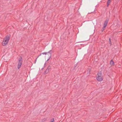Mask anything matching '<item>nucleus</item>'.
<instances>
[{
    "label": "nucleus",
    "instance_id": "obj_8",
    "mask_svg": "<svg viewBox=\"0 0 122 122\" xmlns=\"http://www.w3.org/2000/svg\"><path fill=\"white\" fill-rule=\"evenodd\" d=\"M47 53H48L47 52H43V53H42V54H43V55L45 54V55H46L47 54Z\"/></svg>",
    "mask_w": 122,
    "mask_h": 122
},
{
    "label": "nucleus",
    "instance_id": "obj_12",
    "mask_svg": "<svg viewBox=\"0 0 122 122\" xmlns=\"http://www.w3.org/2000/svg\"><path fill=\"white\" fill-rule=\"evenodd\" d=\"M54 121V118H53L52 120H51V122H53Z\"/></svg>",
    "mask_w": 122,
    "mask_h": 122
},
{
    "label": "nucleus",
    "instance_id": "obj_5",
    "mask_svg": "<svg viewBox=\"0 0 122 122\" xmlns=\"http://www.w3.org/2000/svg\"><path fill=\"white\" fill-rule=\"evenodd\" d=\"M110 63L111 66H113L114 65V62L112 60L110 61Z\"/></svg>",
    "mask_w": 122,
    "mask_h": 122
},
{
    "label": "nucleus",
    "instance_id": "obj_14",
    "mask_svg": "<svg viewBox=\"0 0 122 122\" xmlns=\"http://www.w3.org/2000/svg\"><path fill=\"white\" fill-rule=\"evenodd\" d=\"M109 43L110 44H111V39L110 38L109 39Z\"/></svg>",
    "mask_w": 122,
    "mask_h": 122
},
{
    "label": "nucleus",
    "instance_id": "obj_1",
    "mask_svg": "<svg viewBox=\"0 0 122 122\" xmlns=\"http://www.w3.org/2000/svg\"><path fill=\"white\" fill-rule=\"evenodd\" d=\"M10 39V37L8 36H6L3 39L2 42V45L3 46H5L8 44L9 41Z\"/></svg>",
    "mask_w": 122,
    "mask_h": 122
},
{
    "label": "nucleus",
    "instance_id": "obj_18",
    "mask_svg": "<svg viewBox=\"0 0 122 122\" xmlns=\"http://www.w3.org/2000/svg\"><path fill=\"white\" fill-rule=\"evenodd\" d=\"M49 59H47V61H48V60H49Z\"/></svg>",
    "mask_w": 122,
    "mask_h": 122
},
{
    "label": "nucleus",
    "instance_id": "obj_10",
    "mask_svg": "<svg viewBox=\"0 0 122 122\" xmlns=\"http://www.w3.org/2000/svg\"><path fill=\"white\" fill-rule=\"evenodd\" d=\"M47 69H48L49 70H50L51 69V67L50 66H49L47 68Z\"/></svg>",
    "mask_w": 122,
    "mask_h": 122
},
{
    "label": "nucleus",
    "instance_id": "obj_4",
    "mask_svg": "<svg viewBox=\"0 0 122 122\" xmlns=\"http://www.w3.org/2000/svg\"><path fill=\"white\" fill-rule=\"evenodd\" d=\"M108 22V20H107L104 22L103 26V30L102 31V32H103L104 30L105 29V28L107 26V23Z\"/></svg>",
    "mask_w": 122,
    "mask_h": 122
},
{
    "label": "nucleus",
    "instance_id": "obj_16",
    "mask_svg": "<svg viewBox=\"0 0 122 122\" xmlns=\"http://www.w3.org/2000/svg\"><path fill=\"white\" fill-rule=\"evenodd\" d=\"M42 54V53H41V54H40V55H39V56H38V57H38H38L39 56H41V54Z\"/></svg>",
    "mask_w": 122,
    "mask_h": 122
},
{
    "label": "nucleus",
    "instance_id": "obj_15",
    "mask_svg": "<svg viewBox=\"0 0 122 122\" xmlns=\"http://www.w3.org/2000/svg\"><path fill=\"white\" fill-rule=\"evenodd\" d=\"M37 58H38V57H37V58H36V60H35V64L36 63V61H37Z\"/></svg>",
    "mask_w": 122,
    "mask_h": 122
},
{
    "label": "nucleus",
    "instance_id": "obj_9",
    "mask_svg": "<svg viewBox=\"0 0 122 122\" xmlns=\"http://www.w3.org/2000/svg\"><path fill=\"white\" fill-rule=\"evenodd\" d=\"M52 50H50V51H49L48 52V53H50V54H51V52H52Z\"/></svg>",
    "mask_w": 122,
    "mask_h": 122
},
{
    "label": "nucleus",
    "instance_id": "obj_6",
    "mask_svg": "<svg viewBox=\"0 0 122 122\" xmlns=\"http://www.w3.org/2000/svg\"><path fill=\"white\" fill-rule=\"evenodd\" d=\"M111 0H108L107 1V6H108L109 4L111 2Z\"/></svg>",
    "mask_w": 122,
    "mask_h": 122
},
{
    "label": "nucleus",
    "instance_id": "obj_17",
    "mask_svg": "<svg viewBox=\"0 0 122 122\" xmlns=\"http://www.w3.org/2000/svg\"><path fill=\"white\" fill-rule=\"evenodd\" d=\"M46 62L44 64V66L45 67L46 66Z\"/></svg>",
    "mask_w": 122,
    "mask_h": 122
},
{
    "label": "nucleus",
    "instance_id": "obj_2",
    "mask_svg": "<svg viewBox=\"0 0 122 122\" xmlns=\"http://www.w3.org/2000/svg\"><path fill=\"white\" fill-rule=\"evenodd\" d=\"M102 74L101 71L98 72L97 74V76L96 79L97 80L99 81H101L103 79L102 76Z\"/></svg>",
    "mask_w": 122,
    "mask_h": 122
},
{
    "label": "nucleus",
    "instance_id": "obj_3",
    "mask_svg": "<svg viewBox=\"0 0 122 122\" xmlns=\"http://www.w3.org/2000/svg\"><path fill=\"white\" fill-rule=\"evenodd\" d=\"M22 63V58L18 60V68L19 69L20 68Z\"/></svg>",
    "mask_w": 122,
    "mask_h": 122
},
{
    "label": "nucleus",
    "instance_id": "obj_11",
    "mask_svg": "<svg viewBox=\"0 0 122 122\" xmlns=\"http://www.w3.org/2000/svg\"><path fill=\"white\" fill-rule=\"evenodd\" d=\"M88 71V73H89V74H90V69H89L87 71Z\"/></svg>",
    "mask_w": 122,
    "mask_h": 122
},
{
    "label": "nucleus",
    "instance_id": "obj_13",
    "mask_svg": "<svg viewBox=\"0 0 122 122\" xmlns=\"http://www.w3.org/2000/svg\"><path fill=\"white\" fill-rule=\"evenodd\" d=\"M51 54H50V56L49 57V58H48V59H50V58L51 57Z\"/></svg>",
    "mask_w": 122,
    "mask_h": 122
},
{
    "label": "nucleus",
    "instance_id": "obj_7",
    "mask_svg": "<svg viewBox=\"0 0 122 122\" xmlns=\"http://www.w3.org/2000/svg\"><path fill=\"white\" fill-rule=\"evenodd\" d=\"M49 70L48 69H47L45 71V73L46 74L48 73L49 71Z\"/></svg>",
    "mask_w": 122,
    "mask_h": 122
}]
</instances>
